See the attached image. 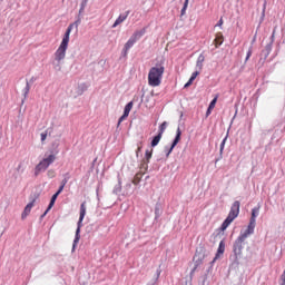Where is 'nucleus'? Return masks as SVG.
<instances>
[{"mask_svg": "<svg viewBox=\"0 0 285 285\" xmlns=\"http://www.w3.org/2000/svg\"><path fill=\"white\" fill-rule=\"evenodd\" d=\"M244 242L242 238H236L233 243L232 255L229 256V261L232 264L239 266V259H242L244 253Z\"/></svg>", "mask_w": 285, "mask_h": 285, "instance_id": "obj_4", "label": "nucleus"}, {"mask_svg": "<svg viewBox=\"0 0 285 285\" xmlns=\"http://www.w3.org/2000/svg\"><path fill=\"white\" fill-rule=\"evenodd\" d=\"M195 271H197V268H195V265H194V268L190 271V277H193V275H195Z\"/></svg>", "mask_w": 285, "mask_h": 285, "instance_id": "obj_47", "label": "nucleus"}, {"mask_svg": "<svg viewBox=\"0 0 285 285\" xmlns=\"http://www.w3.org/2000/svg\"><path fill=\"white\" fill-rule=\"evenodd\" d=\"M255 226L256 225H253L249 223L247 226V229H245L244 232H240V234L238 235V239L246 242V239H248V236L255 233Z\"/></svg>", "mask_w": 285, "mask_h": 285, "instance_id": "obj_11", "label": "nucleus"}, {"mask_svg": "<svg viewBox=\"0 0 285 285\" xmlns=\"http://www.w3.org/2000/svg\"><path fill=\"white\" fill-rule=\"evenodd\" d=\"M132 105L134 102L132 101H129L126 106H125V109H124V115L125 117H128L130 115V110H132Z\"/></svg>", "mask_w": 285, "mask_h": 285, "instance_id": "obj_26", "label": "nucleus"}, {"mask_svg": "<svg viewBox=\"0 0 285 285\" xmlns=\"http://www.w3.org/2000/svg\"><path fill=\"white\" fill-rule=\"evenodd\" d=\"M150 159H153V149H147L145 151V159L142 160V168H145V170H148V164H150Z\"/></svg>", "mask_w": 285, "mask_h": 285, "instance_id": "obj_15", "label": "nucleus"}, {"mask_svg": "<svg viewBox=\"0 0 285 285\" xmlns=\"http://www.w3.org/2000/svg\"><path fill=\"white\" fill-rule=\"evenodd\" d=\"M86 217V202L81 203L80 205V216L77 223V229L76 235L72 244V253H75V249L77 248V245L79 244V239H81V226H83V219Z\"/></svg>", "mask_w": 285, "mask_h": 285, "instance_id": "obj_5", "label": "nucleus"}, {"mask_svg": "<svg viewBox=\"0 0 285 285\" xmlns=\"http://www.w3.org/2000/svg\"><path fill=\"white\" fill-rule=\"evenodd\" d=\"M163 213H164V209L161 208V204L156 203V205H155V219L158 220L159 217H161Z\"/></svg>", "mask_w": 285, "mask_h": 285, "instance_id": "obj_20", "label": "nucleus"}, {"mask_svg": "<svg viewBox=\"0 0 285 285\" xmlns=\"http://www.w3.org/2000/svg\"><path fill=\"white\" fill-rule=\"evenodd\" d=\"M216 26L218 27V28H222V26H224V19H219L218 20V22L216 23Z\"/></svg>", "mask_w": 285, "mask_h": 285, "instance_id": "obj_42", "label": "nucleus"}, {"mask_svg": "<svg viewBox=\"0 0 285 285\" xmlns=\"http://www.w3.org/2000/svg\"><path fill=\"white\" fill-rule=\"evenodd\" d=\"M63 179L60 183V186L58 190L51 196L50 203H49V208H52L57 202V198L59 197L60 194L63 193V188H66V184L70 180V174L67 173L63 175Z\"/></svg>", "mask_w": 285, "mask_h": 285, "instance_id": "obj_6", "label": "nucleus"}, {"mask_svg": "<svg viewBox=\"0 0 285 285\" xmlns=\"http://www.w3.org/2000/svg\"><path fill=\"white\" fill-rule=\"evenodd\" d=\"M146 35V28H142L141 30L135 31L131 37L128 39V41L125 43L124 48L125 50H130L132 46H135L141 37Z\"/></svg>", "mask_w": 285, "mask_h": 285, "instance_id": "obj_7", "label": "nucleus"}, {"mask_svg": "<svg viewBox=\"0 0 285 285\" xmlns=\"http://www.w3.org/2000/svg\"><path fill=\"white\" fill-rule=\"evenodd\" d=\"M55 159H57V157H55V155L51 154L47 158L42 159V161L46 163L50 167L51 164H55Z\"/></svg>", "mask_w": 285, "mask_h": 285, "instance_id": "obj_25", "label": "nucleus"}, {"mask_svg": "<svg viewBox=\"0 0 285 285\" xmlns=\"http://www.w3.org/2000/svg\"><path fill=\"white\" fill-rule=\"evenodd\" d=\"M204 61H206V57L204 56V53H200L196 61V70H203Z\"/></svg>", "mask_w": 285, "mask_h": 285, "instance_id": "obj_19", "label": "nucleus"}, {"mask_svg": "<svg viewBox=\"0 0 285 285\" xmlns=\"http://www.w3.org/2000/svg\"><path fill=\"white\" fill-rule=\"evenodd\" d=\"M86 6H88V2H85L83 0H81L79 13L76 18V21L73 23H70V26H73V28L76 29V32L79 30V26H81V19H82L81 14H83V10H86Z\"/></svg>", "mask_w": 285, "mask_h": 285, "instance_id": "obj_9", "label": "nucleus"}, {"mask_svg": "<svg viewBox=\"0 0 285 285\" xmlns=\"http://www.w3.org/2000/svg\"><path fill=\"white\" fill-rule=\"evenodd\" d=\"M225 252H226V242L223 239L219 242L217 253L213 258V261L210 262V266H214L215 262H217V259H219V257H222V255H224Z\"/></svg>", "mask_w": 285, "mask_h": 285, "instance_id": "obj_10", "label": "nucleus"}, {"mask_svg": "<svg viewBox=\"0 0 285 285\" xmlns=\"http://www.w3.org/2000/svg\"><path fill=\"white\" fill-rule=\"evenodd\" d=\"M253 42H255V38L253 39Z\"/></svg>", "mask_w": 285, "mask_h": 285, "instance_id": "obj_51", "label": "nucleus"}, {"mask_svg": "<svg viewBox=\"0 0 285 285\" xmlns=\"http://www.w3.org/2000/svg\"><path fill=\"white\" fill-rule=\"evenodd\" d=\"M217 99H218V96H215L214 99L209 102V106L206 110V117H210L213 109L217 105Z\"/></svg>", "mask_w": 285, "mask_h": 285, "instance_id": "obj_17", "label": "nucleus"}, {"mask_svg": "<svg viewBox=\"0 0 285 285\" xmlns=\"http://www.w3.org/2000/svg\"><path fill=\"white\" fill-rule=\"evenodd\" d=\"M160 275H161V268H158V269L156 271V278H155V281H154V282H158V281H159Z\"/></svg>", "mask_w": 285, "mask_h": 285, "instance_id": "obj_39", "label": "nucleus"}, {"mask_svg": "<svg viewBox=\"0 0 285 285\" xmlns=\"http://www.w3.org/2000/svg\"><path fill=\"white\" fill-rule=\"evenodd\" d=\"M166 128H168V122L164 121L158 129V135L161 137L164 136V132H166Z\"/></svg>", "mask_w": 285, "mask_h": 285, "instance_id": "obj_27", "label": "nucleus"}, {"mask_svg": "<svg viewBox=\"0 0 285 285\" xmlns=\"http://www.w3.org/2000/svg\"><path fill=\"white\" fill-rule=\"evenodd\" d=\"M131 186H132V184H130V183H129V184H127V187H128V188H130Z\"/></svg>", "mask_w": 285, "mask_h": 285, "instance_id": "obj_50", "label": "nucleus"}, {"mask_svg": "<svg viewBox=\"0 0 285 285\" xmlns=\"http://www.w3.org/2000/svg\"><path fill=\"white\" fill-rule=\"evenodd\" d=\"M204 264V255L202 254H195L194 256V266L195 268H199Z\"/></svg>", "mask_w": 285, "mask_h": 285, "instance_id": "obj_18", "label": "nucleus"}, {"mask_svg": "<svg viewBox=\"0 0 285 285\" xmlns=\"http://www.w3.org/2000/svg\"><path fill=\"white\" fill-rule=\"evenodd\" d=\"M122 56L128 57V50H126V47H124V49H122Z\"/></svg>", "mask_w": 285, "mask_h": 285, "instance_id": "obj_45", "label": "nucleus"}, {"mask_svg": "<svg viewBox=\"0 0 285 285\" xmlns=\"http://www.w3.org/2000/svg\"><path fill=\"white\" fill-rule=\"evenodd\" d=\"M139 153H141V147H138L136 150V157L139 158Z\"/></svg>", "mask_w": 285, "mask_h": 285, "instance_id": "obj_46", "label": "nucleus"}, {"mask_svg": "<svg viewBox=\"0 0 285 285\" xmlns=\"http://www.w3.org/2000/svg\"><path fill=\"white\" fill-rule=\"evenodd\" d=\"M50 210H52V208H50V205H48V207L45 210V213L40 216V219H43V217H46V215H48V213H50Z\"/></svg>", "mask_w": 285, "mask_h": 285, "instance_id": "obj_37", "label": "nucleus"}, {"mask_svg": "<svg viewBox=\"0 0 285 285\" xmlns=\"http://www.w3.org/2000/svg\"><path fill=\"white\" fill-rule=\"evenodd\" d=\"M240 206H242V203H239V200H236L232 204L230 210H229L227 217L220 225V230L223 233H224V230H226V228H228L230 226V224H233V222H235V219H237V217H239Z\"/></svg>", "mask_w": 285, "mask_h": 285, "instance_id": "obj_3", "label": "nucleus"}, {"mask_svg": "<svg viewBox=\"0 0 285 285\" xmlns=\"http://www.w3.org/2000/svg\"><path fill=\"white\" fill-rule=\"evenodd\" d=\"M36 202H37V198H32V200L24 207V209L21 214L22 219H26V217H28V215H30Z\"/></svg>", "mask_w": 285, "mask_h": 285, "instance_id": "obj_13", "label": "nucleus"}, {"mask_svg": "<svg viewBox=\"0 0 285 285\" xmlns=\"http://www.w3.org/2000/svg\"><path fill=\"white\" fill-rule=\"evenodd\" d=\"M200 72H202V70H199V69L196 70V71H194V72L191 73V76H190L189 79H191L193 81H195V79H197V77H199Z\"/></svg>", "mask_w": 285, "mask_h": 285, "instance_id": "obj_33", "label": "nucleus"}, {"mask_svg": "<svg viewBox=\"0 0 285 285\" xmlns=\"http://www.w3.org/2000/svg\"><path fill=\"white\" fill-rule=\"evenodd\" d=\"M47 176L49 177V179H53L55 177V170L53 169H50L47 171Z\"/></svg>", "mask_w": 285, "mask_h": 285, "instance_id": "obj_38", "label": "nucleus"}, {"mask_svg": "<svg viewBox=\"0 0 285 285\" xmlns=\"http://www.w3.org/2000/svg\"><path fill=\"white\" fill-rule=\"evenodd\" d=\"M22 92H23V99H22V104H23V101L28 99V95L30 94V82L28 80L26 81V87L23 88Z\"/></svg>", "mask_w": 285, "mask_h": 285, "instance_id": "obj_23", "label": "nucleus"}, {"mask_svg": "<svg viewBox=\"0 0 285 285\" xmlns=\"http://www.w3.org/2000/svg\"><path fill=\"white\" fill-rule=\"evenodd\" d=\"M187 9H188V0H185L184 6L180 11L181 17H184L186 14Z\"/></svg>", "mask_w": 285, "mask_h": 285, "instance_id": "obj_32", "label": "nucleus"}, {"mask_svg": "<svg viewBox=\"0 0 285 285\" xmlns=\"http://www.w3.org/2000/svg\"><path fill=\"white\" fill-rule=\"evenodd\" d=\"M35 81H37V77H31L30 80H28L29 86H30V83H33Z\"/></svg>", "mask_w": 285, "mask_h": 285, "instance_id": "obj_43", "label": "nucleus"}, {"mask_svg": "<svg viewBox=\"0 0 285 285\" xmlns=\"http://www.w3.org/2000/svg\"><path fill=\"white\" fill-rule=\"evenodd\" d=\"M88 90V85L86 82H82L78 86V95H82Z\"/></svg>", "mask_w": 285, "mask_h": 285, "instance_id": "obj_29", "label": "nucleus"}, {"mask_svg": "<svg viewBox=\"0 0 285 285\" xmlns=\"http://www.w3.org/2000/svg\"><path fill=\"white\" fill-rule=\"evenodd\" d=\"M252 56H253V46L249 47V49H248V51L246 53L245 61H248Z\"/></svg>", "mask_w": 285, "mask_h": 285, "instance_id": "obj_34", "label": "nucleus"}, {"mask_svg": "<svg viewBox=\"0 0 285 285\" xmlns=\"http://www.w3.org/2000/svg\"><path fill=\"white\" fill-rule=\"evenodd\" d=\"M141 181V174L138 173L135 175L134 179L131 180V184H134L135 186H138V184Z\"/></svg>", "mask_w": 285, "mask_h": 285, "instance_id": "obj_30", "label": "nucleus"}, {"mask_svg": "<svg viewBox=\"0 0 285 285\" xmlns=\"http://www.w3.org/2000/svg\"><path fill=\"white\" fill-rule=\"evenodd\" d=\"M157 284V281H150L149 283H147V285H155Z\"/></svg>", "mask_w": 285, "mask_h": 285, "instance_id": "obj_48", "label": "nucleus"}, {"mask_svg": "<svg viewBox=\"0 0 285 285\" xmlns=\"http://www.w3.org/2000/svg\"><path fill=\"white\" fill-rule=\"evenodd\" d=\"M179 141H181V128H177L176 130V136L169 146H165L164 148V153L166 154V157H170V153H173V150H175V147L177 146V144H179Z\"/></svg>", "mask_w": 285, "mask_h": 285, "instance_id": "obj_8", "label": "nucleus"}, {"mask_svg": "<svg viewBox=\"0 0 285 285\" xmlns=\"http://www.w3.org/2000/svg\"><path fill=\"white\" fill-rule=\"evenodd\" d=\"M227 140H228V131H227V134H226L225 138L222 140V142H220V144L226 145V141H227Z\"/></svg>", "mask_w": 285, "mask_h": 285, "instance_id": "obj_44", "label": "nucleus"}, {"mask_svg": "<svg viewBox=\"0 0 285 285\" xmlns=\"http://www.w3.org/2000/svg\"><path fill=\"white\" fill-rule=\"evenodd\" d=\"M114 195H119L121 193V178H118V184L114 187Z\"/></svg>", "mask_w": 285, "mask_h": 285, "instance_id": "obj_28", "label": "nucleus"}, {"mask_svg": "<svg viewBox=\"0 0 285 285\" xmlns=\"http://www.w3.org/2000/svg\"><path fill=\"white\" fill-rule=\"evenodd\" d=\"M273 50V40L266 45L265 49L262 51V53L265 57H268V55H271V51Z\"/></svg>", "mask_w": 285, "mask_h": 285, "instance_id": "obj_24", "label": "nucleus"}, {"mask_svg": "<svg viewBox=\"0 0 285 285\" xmlns=\"http://www.w3.org/2000/svg\"><path fill=\"white\" fill-rule=\"evenodd\" d=\"M159 141H161V134H157L153 137L150 142L151 148H156V146H159Z\"/></svg>", "mask_w": 285, "mask_h": 285, "instance_id": "obj_22", "label": "nucleus"}, {"mask_svg": "<svg viewBox=\"0 0 285 285\" xmlns=\"http://www.w3.org/2000/svg\"><path fill=\"white\" fill-rule=\"evenodd\" d=\"M40 137H41V141H46V139L48 138V129L45 132H41Z\"/></svg>", "mask_w": 285, "mask_h": 285, "instance_id": "obj_36", "label": "nucleus"}, {"mask_svg": "<svg viewBox=\"0 0 285 285\" xmlns=\"http://www.w3.org/2000/svg\"><path fill=\"white\" fill-rule=\"evenodd\" d=\"M19 170H21V164H19L18 167H17L18 173H19Z\"/></svg>", "mask_w": 285, "mask_h": 285, "instance_id": "obj_49", "label": "nucleus"}, {"mask_svg": "<svg viewBox=\"0 0 285 285\" xmlns=\"http://www.w3.org/2000/svg\"><path fill=\"white\" fill-rule=\"evenodd\" d=\"M225 146H226V145H224L223 142H220V147H219V157L216 159V161H220V159H223Z\"/></svg>", "mask_w": 285, "mask_h": 285, "instance_id": "obj_31", "label": "nucleus"}, {"mask_svg": "<svg viewBox=\"0 0 285 285\" xmlns=\"http://www.w3.org/2000/svg\"><path fill=\"white\" fill-rule=\"evenodd\" d=\"M193 81L190 78L189 80L185 83L184 88H189V86H193Z\"/></svg>", "mask_w": 285, "mask_h": 285, "instance_id": "obj_40", "label": "nucleus"}, {"mask_svg": "<svg viewBox=\"0 0 285 285\" xmlns=\"http://www.w3.org/2000/svg\"><path fill=\"white\" fill-rule=\"evenodd\" d=\"M214 43H216V48H219L224 43V35L222 32L216 33Z\"/></svg>", "mask_w": 285, "mask_h": 285, "instance_id": "obj_21", "label": "nucleus"}, {"mask_svg": "<svg viewBox=\"0 0 285 285\" xmlns=\"http://www.w3.org/2000/svg\"><path fill=\"white\" fill-rule=\"evenodd\" d=\"M49 166L41 160L35 168V177H39V174L45 173V170H48Z\"/></svg>", "mask_w": 285, "mask_h": 285, "instance_id": "obj_14", "label": "nucleus"}, {"mask_svg": "<svg viewBox=\"0 0 285 285\" xmlns=\"http://www.w3.org/2000/svg\"><path fill=\"white\" fill-rule=\"evenodd\" d=\"M257 217H259V206L254 207L252 209V216H250V219H249V224L256 226L257 225Z\"/></svg>", "mask_w": 285, "mask_h": 285, "instance_id": "obj_16", "label": "nucleus"}, {"mask_svg": "<svg viewBox=\"0 0 285 285\" xmlns=\"http://www.w3.org/2000/svg\"><path fill=\"white\" fill-rule=\"evenodd\" d=\"M75 28V24H69L65 35H63V38H62V41L59 46V48L56 50L55 52V59L56 61H63V59H66V50H68V43H70V32H72V29Z\"/></svg>", "mask_w": 285, "mask_h": 285, "instance_id": "obj_2", "label": "nucleus"}, {"mask_svg": "<svg viewBox=\"0 0 285 285\" xmlns=\"http://www.w3.org/2000/svg\"><path fill=\"white\" fill-rule=\"evenodd\" d=\"M130 14V10L126 11L125 13H120L119 17L116 19L111 28H117V26L124 23L128 19V16Z\"/></svg>", "mask_w": 285, "mask_h": 285, "instance_id": "obj_12", "label": "nucleus"}, {"mask_svg": "<svg viewBox=\"0 0 285 285\" xmlns=\"http://www.w3.org/2000/svg\"><path fill=\"white\" fill-rule=\"evenodd\" d=\"M166 68L164 67V60L151 67L148 73V83L154 88L161 85V78L164 77Z\"/></svg>", "mask_w": 285, "mask_h": 285, "instance_id": "obj_1", "label": "nucleus"}, {"mask_svg": "<svg viewBox=\"0 0 285 285\" xmlns=\"http://www.w3.org/2000/svg\"><path fill=\"white\" fill-rule=\"evenodd\" d=\"M125 119H128V116H126V114H122V116L118 119L117 126H121V122H122Z\"/></svg>", "mask_w": 285, "mask_h": 285, "instance_id": "obj_35", "label": "nucleus"}, {"mask_svg": "<svg viewBox=\"0 0 285 285\" xmlns=\"http://www.w3.org/2000/svg\"><path fill=\"white\" fill-rule=\"evenodd\" d=\"M281 281H282V283L279 285H285V269L281 276Z\"/></svg>", "mask_w": 285, "mask_h": 285, "instance_id": "obj_41", "label": "nucleus"}]
</instances>
